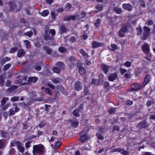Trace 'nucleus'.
<instances>
[{"label":"nucleus","instance_id":"obj_1","mask_svg":"<svg viewBox=\"0 0 155 155\" xmlns=\"http://www.w3.org/2000/svg\"><path fill=\"white\" fill-rule=\"evenodd\" d=\"M32 153L33 155H43L45 152L44 146L41 144L34 145Z\"/></svg>","mask_w":155,"mask_h":155},{"label":"nucleus","instance_id":"obj_2","mask_svg":"<svg viewBox=\"0 0 155 155\" xmlns=\"http://www.w3.org/2000/svg\"><path fill=\"white\" fill-rule=\"evenodd\" d=\"M55 34V31L54 29H51L49 31H45L44 38L46 41L53 40L54 39V36Z\"/></svg>","mask_w":155,"mask_h":155},{"label":"nucleus","instance_id":"obj_3","mask_svg":"<svg viewBox=\"0 0 155 155\" xmlns=\"http://www.w3.org/2000/svg\"><path fill=\"white\" fill-rule=\"evenodd\" d=\"M88 130L87 128L86 129H84L80 133V134L81 136L79 139V140L81 142H84L89 139V137L87 134Z\"/></svg>","mask_w":155,"mask_h":155},{"label":"nucleus","instance_id":"obj_4","mask_svg":"<svg viewBox=\"0 0 155 155\" xmlns=\"http://www.w3.org/2000/svg\"><path fill=\"white\" fill-rule=\"evenodd\" d=\"M143 32L141 38L142 40H146L150 35V29L147 27L144 26L143 28Z\"/></svg>","mask_w":155,"mask_h":155},{"label":"nucleus","instance_id":"obj_5","mask_svg":"<svg viewBox=\"0 0 155 155\" xmlns=\"http://www.w3.org/2000/svg\"><path fill=\"white\" fill-rule=\"evenodd\" d=\"M141 86L140 85L137 84H134L131 85V88L128 89L129 91H137L140 89Z\"/></svg>","mask_w":155,"mask_h":155},{"label":"nucleus","instance_id":"obj_6","mask_svg":"<svg viewBox=\"0 0 155 155\" xmlns=\"http://www.w3.org/2000/svg\"><path fill=\"white\" fill-rule=\"evenodd\" d=\"M142 51L146 54H148L150 51V48L147 44L145 43L142 47Z\"/></svg>","mask_w":155,"mask_h":155},{"label":"nucleus","instance_id":"obj_7","mask_svg":"<svg viewBox=\"0 0 155 155\" xmlns=\"http://www.w3.org/2000/svg\"><path fill=\"white\" fill-rule=\"evenodd\" d=\"M122 7L125 9L129 11H131L133 8V7L132 5L129 3L123 4L122 5Z\"/></svg>","mask_w":155,"mask_h":155},{"label":"nucleus","instance_id":"obj_8","mask_svg":"<svg viewBox=\"0 0 155 155\" xmlns=\"http://www.w3.org/2000/svg\"><path fill=\"white\" fill-rule=\"evenodd\" d=\"M127 31V27H123L119 31V33L120 37H123L125 36V33Z\"/></svg>","mask_w":155,"mask_h":155},{"label":"nucleus","instance_id":"obj_9","mask_svg":"<svg viewBox=\"0 0 155 155\" xmlns=\"http://www.w3.org/2000/svg\"><path fill=\"white\" fill-rule=\"evenodd\" d=\"M117 78V75L116 73L111 74L108 77V80L112 81H113Z\"/></svg>","mask_w":155,"mask_h":155},{"label":"nucleus","instance_id":"obj_10","mask_svg":"<svg viewBox=\"0 0 155 155\" xmlns=\"http://www.w3.org/2000/svg\"><path fill=\"white\" fill-rule=\"evenodd\" d=\"M82 85L80 81L76 82L74 86V88L77 91H79L82 89Z\"/></svg>","mask_w":155,"mask_h":155},{"label":"nucleus","instance_id":"obj_11","mask_svg":"<svg viewBox=\"0 0 155 155\" xmlns=\"http://www.w3.org/2000/svg\"><path fill=\"white\" fill-rule=\"evenodd\" d=\"M150 75L147 74L144 78L143 82V86L144 87L145 85L148 84L150 81Z\"/></svg>","mask_w":155,"mask_h":155},{"label":"nucleus","instance_id":"obj_12","mask_svg":"<svg viewBox=\"0 0 155 155\" xmlns=\"http://www.w3.org/2000/svg\"><path fill=\"white\" fill-rule=\"evenodd\" d=\"M70 63L69 67L70 68H71L72 67H73L75 65V58L74 56H72L69 58Z\"/></svg>","mask_w":155,"mask_h":155},{"label":"nucleus","instance_id":"obj_13","mask_svg":"<svg viewBox=\"0 0 155 155\" xmlns=\"http://www.w3.org/2000/svg\"><path fill=\"white\" fill-rule=\"evenodd\" d=\"M79 73L82 75H84L85 73V70L84 68L81 65H77Z\"/></svg>","mask_w":155,"mask_h":155},{"label":"nucleus","instance_id":"obj_14","mask_svg":"<svg viewBox=\"0 0 155 155\" xmlns=\"http://www.w3.org/2000/svg\"><path fill=\"white\" fill-rule=\"evenodd\" d=\"M114 151L120 152L123 155H127L129 153L127 151L121 149L120 148H117L115 149Z\"/></svg>","mask_w":155,"mask_h":155},{"label":"nucleus","instance_id":"obj_15","mask_svg":"<svg viewBox=\"0 0 155 155\" xmlns=\"http://www.w3.org/2000/svg\"><path fill=\"white\" fill-rule=\"evenodd\" d=\"M148 126V124L146 123L145 121H143L142 122L139 123H138L137 126L138 127L140 128H145Z\"/></svg>","mask_w":155,"mask_h":155},{"label":"nucleus","instance_id":"obj_16","mask_svg":"<svg viewBox=\"0 0 155 155\" xmlns=\"http://www.w3.org/2000/svg\"><path fill=\"white\" fill-rule=\"evenodd\" d=\"M103 45L102 43H98L96 41H94L92 42V48H98L102 46Z\"/></svg>","mask_w":155,"mask_h":155},{"label":"nucleus","instance_id":"obj_17","mask_svg":"<svg viewBox=\"0 0 155 155\" xmlns=\"http://www.w3.org/2000/svg\"><path fill=\"white\" fill-rule=\"evenodd\" d=\"M60 31L61 33H65L68 31V28L64 25H62L60 27Z\"/></svg>","mask_w":155,"mask_h":155},{"label":"nucleus","instance_id":"obj_18","mask_svg":"<svg viewBox=\"0 0 155 155\" xmlns=\"http://www.w3.org/2000/svg\"><path fill=\"white\" fill-rule=\"evenodd\" d=\"M79 52L83 55V57L84 59H86L88 57V55L84 50L81 48L79 51Z\"/></svg>","mask_w":155,"mask_h":155},{"label":"nucleus","instance_id":"obj_19","mask_svg":"<svg viewBox=\"0 0 155 155\" xmlns=\"http://www.w3.org/2000/svg\"><path fill=\"white\" fill-rule=\"evenodd\" d=\"M38 80V78L35 77H30L29 78L28 81L29 83H35Z\"/></svg>","mask_w":155,"mask_h":155},{"label":"nucleus","instance_id":"obj_20","mask_svg":"<svg viewBox=\"0 0 155 155\" xmlns=\"http://www.w3.org/2000/svg\"><path fill=\"white\" fill-rule=\"evenodd\" d=\"M44 49L46 53L49 55H51L52 54V51L48 46H45Z\"/></svg>","mask_w":155,"mask_h":155},{"label":"nucleus","instance_id":"obj_21","mask_svg":"<svg viewBox=\"0 0 155 155\" xmlns=\"http://www.w3.org/2000/svg\"><path fill=\"white\" fill-rule=\"evenodd\" d=\"M79 112H81L78 109H75L72 112L73 114L75 117H79L80 116V114L79 113Z\"/></svg>","mask_w":155,"mask_h":155},{"label":"nucleus","instance_id":"obj_22","mask_svg":"<svg viewBox=\"0 0 155 155\" xmlns=\"http://www.w3.org/2000/svg\"><path fill=\"white\" fill-rule=\"evenodd\" d=\"M10 7V10L12 11H14L16 8V6L13 2H11L9 3Z\"/></svg>","mask_w":155,"mask_h":155},{"label":"nucleus","instance_id":"obj_23","mask_svg":"<svg viewBox=\"0 0 155 155\" xmlns=\"http://www.w3.org/2000/svg\"><path fill=\"white\" fill-rule=\"evenodd\" d=\"M25 54V51L23 50H20L18 53V55L19 58H21Z\"/></svg>","mask_w":155,"mask_h":155},{"label":"nucleus","instance_id":"obj_24","mask_svg":"<svg viewBox=\"0 0 155 155\" xmlns=\"http://www.w3.org/2000/svg\"><path fill=\"white\" fill-rule=\"evenodd\" d=\"M10 58L7 57H5L1 60L0 63L2 65H3L6 62L9 61Z\"/></svg>","mask_w":155,"mask_h":155},{"label":"nucleus","instance_id":"obj_25","mask_svg":"<svg viewBox=\"0 0 155 155\" xmlns=\"http://www.w3.org/2000/svg\"><path fill=\"white\" fill-rule=\"evenodd\" d=\"M56 65L59 67L60 69H64V65L63 63L61 62H58L56 64Z\"/></svg>","mask_w":155,"mask_h":155},{"label":"nucleus","instance_id":"obj_26","mask_svg":"<svg viewBox=\"0 0 155 155\" xmlns=\"http://www.w3.org/2000/svg\"><path fill=\"white\" fill-rule=\"evenodd\" d=\"M99 79L98 80V82L97 83V85H99L102 83L103 82V76L102 74H99Z\"/></svg>","mask_w":155,"mask_h":155},{"label":"nucleus","instance_id":"obj_27","mask_svg":"<svg viewBox=\"0 0 155 155\" xmlns=\"http://www.w3.org/2000/svg\"><path fill=\"white\" fill-rule=\"evenodd\" d=\"M101 69L105 74H107V66L103 64H101Z\"/></svg>","mask_w":155,"mask_h":155},{"label":"nucleus","instance_id":"obj_28","mask_svg":"<svg viewBox=\"0 0 155 155\" xmlns=\"http://www.w3.org/2000/svg\"><path fill=\"white\" fill-rule=\"evenodd\" d=\"M17 148L19 151L21 153H23L25 151V149L21 145V144L18 145Z\"/></svg>","mask_w":155,"mask_h":155},{"label":"nucleus","instance_id":"obj_29","mask_svg":"<svg viewBox=\"0 0 155 155\" xmlns=\"http://www.w3.org/2000/svg\"><path fill=\"white\" fill-rule=\"evenodd\" d=\"M114 11L118 14H120L122 13V9L121 8H119L117 7L114 8Z\"/></svg>","mask_w":155,"mask_h":155},{"label":"nucleus","instance_id":"obj_30","mask_svg":"<svg viewBox=\"0 0 155 155\" xmlns=\"http://www.w3.org/2000/svg\"><path fill=\"white\" fill-rule=\"evenodd\" d=\"M52 81L54 84H57L60 82L61 80L59 78H57L52 80Z\"/></svg>","mask_w":155,"mask_h":155},{"label":"nucleus","instance_id":"obj_31","mask_svg":"<svg viewBox=\"0 0 155 155\" xmlns=\"http://www.w3.org/2000/svg\"><path fill=\"white\" fill-rule=\"evenodd\" d=\"M61 144V142L60 141L57 142L54 147V148L55 149H57L59 147Z\"/></svg>","mask_w":155,"mask_h":155},{"label":"nucleus","instance_id":"obj_32","mask_svg":"<svg viewBox=\"0 0 155 155\" xmlns=\"http://www.w3.org/2000/svg\"><path fill=\"white\" fill-rule=\"evenodd\" d=\"M5 140H0V149L3 148L5 147L4 144Z\"/></svg>","mask_w":155,"mask_h":155},{"label":"nucleus","instance_id":"obj_33","mask_svg":"<svg viewBox=\"0 0 155 155\" xmlns=\"http://www.w3.org/2000/svg\"><path fill=\"white\" fill-rule=\"evenodd\" d=\"M59 51L61 53L65 52L67 51V50L64 47H61L58 49Z\"/></svg>","mask_w":155,"mask_h":155},{"label":"nucleus","instance_id":"obj_34","mask_svg":"<svg viewBox=\"0 0 155 155\" xmlns=\"http://www.w3.org/2000/svg\"><path fill=\"white\" fill-rule=\"evenodd\" d=\"M137 31V35H140L142 33V29L140 27H138L136 29Z\"/></svg>","mask_w":155,"mask_h":155},{"label":"nucleus","instance_id":"obj_35","mask_svg":"<svg viewBox=\"0 0 155 155\" xmlns=\"http://www.w3.org/2000/svg\"><path fill=\"white\" fill-rule=\"evenodd\" d=\"M53 71L54 72L58 74L60 72V69L57 67H54L53 68Z\"/></svg>","mask_w":155,"mask_h":155},{"label":"nucleus","instance_id":"obj_36","mask_svg":"<svg viewBox=\"0 0 155 155\" xmlns=\"http://www.w3.org/2000/svg\"><path fill=\"white\" fill-rule=\"evenodd\" d=\"M11 64L10 63L7 64H6L5 65L3 68V71H6L7 70H8L11 67Z\"/></svg>","mask_w":155,"mask_h":155},{"label":"nucleus","instance_id":"obj_37","mask_svg":"<svg viewBox=\"0 0 155 155\" xmlns=\"http://www.w3.org/2000/svg\"><path fill=\"white\" fill-rule=\"evenodd\" d=\"M20 76H18L16 78V80H15V83L16 84L20 83L22 81V79L20 78Z\"/></svg>","mask_w":155,"mask_h":155},{"label":"nucleus","instance_id":"obj_38","mask_svg":"<svg viewBox=\"0 0 155 155\" xmlns=\"http://www.w3.org/2000/svg\"><path fill=\"white\" fill-rule=\"evenodd\" d=\"M15 151L14 149L12 148L10 150L8 155H15Z\"/></svg>","mask_w":155,"mask_h":155},{"label":"nucleus","instance_id":"obj_39","mask_svg":"<svg viewBox=\"0 0 155 155\" xmlns=\"http://www.w3.org/2000/svg\"><path fill=\"white\" fill-rule=\"evenodd\" d=\"M49 14V11L48 10H44L41 13V15L43 16H47Z\"/></svg>","mask_w":155,"mask_h":155},{"label":"nucleus","instance_id":"obj_40","mask_svg":"<svg viewBox=\"0 0 155 155\" xmlns=\"http://www.w3.org/2000/svg\"><path fill=\"white\" fill-rule=\"evenodd\" d=\"M24 41L26 44L27 48H30L31 47V45L30 41L27 40H25Z\"/></svg>","mask_w":155,"mask_h":155},{"label":"nucleus","instance_id":"obj_41","mask_svg":"<svg viewBox=\"0 0 155 155\" xmlns=\"http://www.w3.org/2000/svg\"><path fill=\"white\" fill-rule=\"evenodd\" d=\"M5 81L4 78L3 76H1L0 77V85L2 86L4 84Z\"/></svg>","mask_w":155,"mask_h":155},{"label":"nucleus","instance_id":"obj_42","mask_svg":"<svg viewBox=\"0 0 155 155\" xmlns=\"http://www.w3.org/2000/svg\"><path fill=\"white\" fill-rule=\"evenodd\" d=\"M115 108H113L109 109L108 110V112L110 114H112L114 113L116 111Z\"/></svg>","mask_w":155,"mask_h":155},{"label":"nucleus","instance_id":"obj_43","mask_svg":"<svg viewBox=\"0 0 155 155\" xmlns=\"http://www.w3.org/2000/svg\"><path fill=\"white\" fill-rule=\"evenodd\" d=\"M60 90L62 94L66 95L67 94V92L66 90L62 86L61 87Z\"/></svg>","mask_w":155,"mask_h":155},{"label":"nucleus","instance_id":"obj_44","mask_svg":"<svg viewBox=\"0 0 155 155\" xmlns=\"http://www.w3.org/2000/svg\"><path fill=\"white\" fill-rule=\"evenodd\" d=\"M24 35L28 36L29 37H31V35H33V32L31 31H27L25 33Z\"/></svg>","mask_w":155,"mask_h":155},{"label":"nucleus","instance_id":"obj_45","mask_svg":"<svg viewBox=\"0 0 155 155\" xmlns=\"http://www.w3.org/2000/svg\"><path fill=\"white\" fill-rule=\"evenodd\" d=\"M95 8L97 9L98 11H101L102 10L103 7L100 5H97L95 6Z\"/></svg>","mask_w":155,"mask_h":155},{"label":"nucleus","instance_id":"obj_46","mask_svg":"<svg viewBox=\"0 0 155 155\" xmlns=\"http://www.w3.org/2000/svg\"><path fill=\"white\" fill-rule=\"evenodd\" d=\"M96 135L99 139L102 140L104 139L103 136L101 135V134L99 133H97L96 134Z\"/></svg>","mask_w":155,"mask_h":155},{"label":"nucleus","instance_id":"obj_47","mask_svg":"<svg viewBox=\"0 0 155 155\" xmlns=\"http://www.w3.org/2000/svg\"><path fill=\"white\" fill-rule=\"evenodd\" d=\"M45 91L48 93L50 95H52V92L49 88H46L45 90Z\"/></svg>","mask_w":155,"mask_h":155},{"label":"nucleus","instance_id":"obj_48","mask_svg":"<svg viewBox=\"0 0 155 155\" xmlns=\"http://www.w3.org/2000/svg\"><path fill=\"white\" fill-rule=\"evenodd\" d=\"M72 125H73L75 127H77L78 125V121H74L72 122Z\"/></svg>","mask_w":155,"mask_h":155},{"label":"nucleus","instance_id":"obj_49","mask_svg":"<svg viewBox=\"0 0 155 155\" xmlns=\"http://www.w3.org/2000/svg\"><path fill=\"white\" fill-rule=\"evenodd\" d=\"M101 23V21L99 19H98L97 20V22L95 23V25L96 26V27L97 28L100 25Z\"/></svg>","mask_w":155,"mask_h":155},{"label":"nucleus","instance_id":"obj_50","mask_svg":"<svg viewBox=\"0 0 155 155\" xmlns=\"http://www.w3.org/2000/svg\"><path fill=\"white\" fill-rule=\"evenodd\" d=\"M6 102V98L3 97L1 101V104L2 106L4 105Z\"/></svg>","mask_w":155,"mask_h":155},{"label":"nucleus","instance_id":"obj_51","mask_svg":"<svg viewBox=\"0 0 155 155\" xmlns=\"http://www.w3.org/2000/svg\"><path fill=\"white\" fill-rule=\"evenodd\" d=\"M6 133L4 130H1V131L0 135L2 137L5 138L6 135Z\"/></svg>","mask_w":155,"mask_h":155},{"label":"nucleus","instance_id":"obj_52","mask_svg":"<svg viewBox=\"0 0 155 155\" xmlns=\"http://www.w3.org/2000/svg\"><path fill=\"white\" fill-rule=\"evenodd\" d=\"M19 97H14L11 98V101H18L19 100Z\"/></svg>","mask_w":155,"mask_h":155},{"label":"nucleus","instance_id":"obj_53","mask_svg":"<svg viewBox=\"0 0 155 155\" xmlns=\"http://www.w3.org/2000/svg\"><path fill=\"white\" fill-rule=\"evenodd\" d=\"M124 65L127 67H129L131 65V62L129 61H126L124 64Z\"/></svg>","mask_w":155,"mask_h":155},{"label":"nucleus","instance_id":"obj_54","mask_svg":"<svg viewBox=\"0 0 155 155\" xmlns=\"http://www.w3.org/2000/svg\"><path fill=\"white\" fill-rule=\"evenodd\" d=\"M84 105L82 104H81L78 109L81 112H82V110L83 109Z\"/></svg>","mask_w":155,"mask_h":155},{"label":"nucleus","instance_id":"obj_55","mask_svg":"<svg viewBox=\"0 0 155 155\" xmlns=\"http://www.w3.org/2000/svg\"><path fill=\"white\" fill-rule=\"evenodd\" d=\"M82 149L83 150H90V149L88 145H85L84 146L82 147Z\"/></svg>","mask_w":155,"mask_h":155},{"label":"nucleus","instance_id":"obj_56","mask_svg":"<svg viewBox=\"0 0 155 155\" xmlns=\"http://www.w3.org/2000/svg\"><path fill=\"white\" fill-rule=\"evenodd\" d=\"M17 50V48L16 47L12 48L10 51V53H13L14 52L16 51Z\"/></svg>","mask_w":155,"mask_h":155},{"label":"nucleus","instance_id":"obj_57","mask_svg":"<svg viewBox=\"0 0 155 155\" xmlns=\"http://www.w3.org/2000/svg\"><path fill=\"white\" fill-rule=\"evenodd\" d=\"M89 90L88 88H85L84 91V94L85 95H88L89 94Z\"/></svg>","mask_w":155,"mask_h":155},{"label":"nucleus","instance_id":"obj_58","mask_svg":"<svg viewBox=\"0 0 155 155\" xmlns=\"http://www.w3.org/2000/svg\"><path fill=\"white\" fill-rule=\"evenodd\" d=\"M47 86L51 88L52 89H54L55 88V86L53 84H48Z\"/></svg>","mask_w":155,"mask_h":155},{"label":"nucleus","instance_id":"obj_59","mask_svg":"<svg viewBox=\"0 0 155 155\" xmlns=\"http://www.w3.org/2000/svg\"><path fill=\"white\" fill-rule=\"evenodd\" d=\"M31 142V141H29L26 143L25 145V147L27 148H28L29 147H30V144Z\"/></svg>","mask_w":155,"mask_h":155},{"label":"nucleus","instance_id":"obj_60","mask_svg":"<svg viewBox=\"0 0 155 155\" xmlns=\"http://www.w3.org/2000/svg\"><path fill=\"white\" fill-rule=\"evenodd\" d=\"M15 111L13 109H11L9 111V115L12 116L15 114Z\"/></svg>","mask_w":155,"mask_h":155},{"label":"nucleus","instance_id":"obj_61","mask_svg":"<svg viewBox=\"0 0 155 155\" xmlns=\"http://www.w3.org/2000/svg\"><path fill=\"white\" fill-rule=\"evenodd\" d=\"M98 82V80L93 79L92 81V84L94 85H97V83Z\"/></svg>","mask_w":155,"mask_h":155},{"label":"nucleus","instance_id":"obj_62","mask_svg":"<svg viewBox=\"0 0 155 155\" xmlns=\"http://www.w3.org/2000/svg\"><path fill=\"white\" fill-rule=\"evenodd\" d=\"M112 50L114 51L117 49V46L115 45H113L111 46Z\"/></svg>","mask_w":155,"mask_h":155},{"label":"nucleus","instance_id":"obj_63","mask_svg":"<svg viewBox=\"0 0 155 155\" xmlns=\"http://www.w3.org/2000/svg\"><path fill=\"white\" fill-rule=\"evenodd\" d=\"M41 69V66H36L35 67V69L36 70L39 71Z\"/></svg>","mask_w":155,"mask_h":155},{"label":"nucleus","instance_id":"obj_64","mask_svg":"<svg viewBox=\"0 0 155 155\" xmlns=\"http://www.w3.org/2000/svg\"><path fill=\"white\" fill-rule=\"evenodd\" d=\"M64 11V9L62 8H60L57 10L58 13H61Z\"/></svg>","mask_w":155,"mask_h":155}]
</instances>
